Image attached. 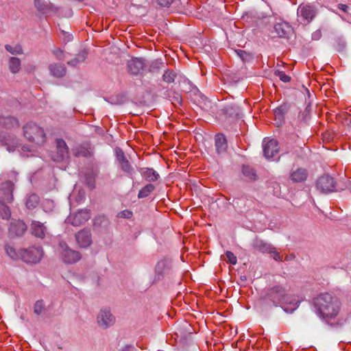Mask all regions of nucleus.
I'll return each mask as SVG.
<instances>
[{"instance_id":"37","label":"nucleus","mask_w":351,"mask_h":351,"mask_svg":"<svg viewBox=\"0 0 351 351\" xmlns=\"http://www.w3.org/2000/svg\"><path fill=\"white\" fill-rule=\"evenodd\" d=\"M5 202L0 200V216L5 219H8L11 215V212Z\"/></svg>"},{"instance_id":"11","label":"nucleus","mask_w":351,"mask_h":351,"mask_svg":"<svg viewBox=\"0 0 351 351\" xmlns=\"http://www.w3.org/2000/svg\"><path fill=\"white\" fill-rule=\"evenodd\" d=\"M69 158V148L65 141L61 138L56 141V152L52 156V159L56 162L63 161Z\"/></svg>"},{"instance_id":"8","label":"nucleus","mask_w":351,"mask_h":351,"mask_svg":"<svg viewBox=\"0 0 351 351\" xmlns=\"http://www.w3.org/2000/svg\"><path fill=\"white\" fill-rule=\"evenodd\" d=\"M97 324L102 329H107L112 326L116 321L115 317L111 311L106 308L100 309L97 315Z\"/></svg>"},{"instance_id":"6","label":"nucleus","mask_w":351,"mask_h":351,"mask_svg":"<svg viewBox=\"0 0 351 351\" xmlns=\"http://www.w3.org/2000/svg\"><path fill=\"white\" fill-rule=\"evenodd\" d=\"M317 13V7L311 3H301L297 10L298 16L301 17L307 23H310L313 20Z\"/></svg>"},{"instance_id":"44","label":"nucleus","mask_w":351,"mask_h":351,"mask_svg":"<svg viewBox=\"0 0 351 351\" xmlns=\"http://www.w3.org/2000/svg\"><path fill=\"white\" fill-rule=\"evenodd\" d=\"M226 256L227 261L229 263H230L232 265H236L237 264V257L234 256V254L232 252L227 251L226 252Z\"/></svg>"},{"instance_id":"51","label":"nucleus","mask_w":351,"mask_h":351,"mask_svg":"<svg viewBox=\"0 0 351 351\" xmlns=\"http://www.w3.org/2000/svg\"><path fill=\"white\" fill-rule=\"evenodd\" d=\"M338 8H339L341 10H342L343 12H346V13L348 12V9H349V8H348V6L347 5H346V4L339 3V4H338Z\"/></svg>"},{"instance_id":"41","label":"nucleus","mask_w":351,"mask_h":351,"mask_svg":"<svg viewBox=\"0 0 351 351\" xmlns=\"http://www.w3.org/2000/svg\"><path fill=\"white\" fill-rule=\"evenodd\" d=\"M170 101L172 104L175 106L182 104V99L181 95L178 93H173L172 95H169Z\"/></svg>"},{"instance_id":"47","label":"nucleus","mask_w":351,"mask_h":351,"mask_svg":"<svg viewBox=\"0 0 351 351\" xmlns=\"http://www.w3.org/2000/svg\"><path fill=\"white\" fill-rule=\"evenodd\" d=\"M52 52L58 60H61L64 59L63 51L60 48L56 49Z\"/></svg>"},{"instance_id":"34","label":"nucleus","mask_w":351,"mask_h":351,"mask_svg":"<svg viewBox=\"0 0 351 351\" xmlns=\"http://www.w3.org/2000/svg\"><path fill=\"white\" fill-rule=\"evenodd\" d=\"M39 202V197L36 194L32 193L27 197L25 205L28 209H34L38 205Z\"/></svg>"},{"instance_id":"13","label":"nucleus","mask_w":351,"mask_h":351,"mask_svg":"<svg viewBox=\"0 0 351 351\" xmlns=\"http://www.w3.org/2000/svg\"><path fill=\"white\" fill-rule=\"evenodd\" d=\"M115 152L121 169L125 173L132 175L134 172V168L127 159L123 150L120 148H117Z\"/></svg>"},{"instance_id":"43","label":"nucleus","mask_w":351,"mask_h":351,"mask_svg":"<svg viewBox=\"0 0 351 351\" xmlns=\"http://www.w3.org/2000/svg\"><path fill=\"white\" fill-rule=\"evenodd\" d=\"M275 74L283 82H288L291 80V77L289 75H287L284 71H276L275 72Z\"/></svg>"},{"instance_id":"56","label":"nucleus","mask_w":351,"mask_h":351,"mask_svg":"<svg viewBox=\"0 0 351 351\" xmlns=\"http://www.w3.org/2000/svg\"><path fill=\"white\" fill-rule=\"evenodd\" d=\"M285 260H286V261H288V260H289V258L286 257V258H285Z\"/></svg>"},{"instance_id":"32","label":"nucleus","mask_w":351,"mask_h":351,"mask_svg":"<svg viewBox=\"0 0 351 351\" xmlns=\"http://www.w3.org/2000/svg\"><path fill=\"white\" fill-rule=\"evenodd\" d=\"M4 250L6 254L12 260H18L19 258L22 259V256H21V250L16 251L13 246L8 244L5 245Z\"/></svg>"},{"instance_id":"15","label":"nucleus","mask_w":351,"mask_h":351,"mask_svg":"<svg viewBox=\"0 0 351 351\" xmlns=\"http://www.w3.org/2000/svg\"><path fill=\"white\" fill-rule=\"evenodd\" d=\"M146 60L142 58H134L128 63V71L133 75H138L146 67Z\"/></svg>"},{"instance_id":"2","label":"nucleus","mask_w":351,"mask_h":351,"mask_svg":"<svg viewBox=\"0 0 351 351\" xmlns=\"http://www.w3.org/2000/svg\"><path fill=\"white\" fill-rule=\"evenodd\" d=\"M315 305L324 318H333L340 310L339 299L329 293L319 295L315 300Z\"/></svg>"},{"instance_id":"55","label":"nucleus","mask_w":351,"mask_h":351,"mask_svg":"<svg viewBox=\"0 0 351 351\" xmlns=\"http://www.w3.org/2000/svg\"><path fill=\"white\" fill-rule=\"evenodd\" d=\"M285 260H286V261H288V260H289V258L286 257V258H285Z\"/></svg>"},{"instance_id":"23","label":"nucleus","mask_w":351,"mask_h":351,"mask_svg":"<svg viewBox=\"0 0 351 351\" xmlns=\"http://www.w3.org/2000/svg\"><path fill=\"white\" fill-rule=\"evenodd\" d=\"M289 106L283 104L274 110L275 121L278 126L282 125L285 119V114L288 112Z\"/></svg>"},{"instance_id":"10","label":"nucleus","mask_w":351,"mask_h":351,"mask_svg":"<svg viewBox=\"0 0 351 351\" xmlns=\"http://www.w3.org/2000/svg\"><path fill=\"white\" fill-rule=\"evenodd\" d=\"M171 267V261L167 258L159 261L155 267L154 282L160 280L165 275L168 274Z\"/></svg>"},{"instance_id":"20","label":"nucleus","mask_w":351,"mask_h":351,"mask_svg":"<svg viewBox=\"0 0 351 351\" xmlns=\"http://www.w3.org/2000/svg\"><path fill=\"white\" fill-rule=\"evenodd\" d=\"M274 30L279 37L286 38L292 32L291 26L285 21H280L274 25Z\"/></svg>"},{"instance_id":"14","label":"nucleus","mask_w":351,"mask_h":351,"mask_svg":"<svg viewBox=\"0 0 351 351\" xmlns=\"http://www.w3.org/2000/svg\"><path fill=\"white\" fill-rule=\"evenodd\" d=\"M308 176V171L306 168L298 167L292 169L289 173L290 180L295 184L304 183Z\"/></svg>"},{"instance_id":"3","label":"nucleus","mask_w":351,"mask_h":351,"mask_svg":"<svg viewBox=\"0 0 351 351\" xmlns=\"http://www.w3.org/2000/svg\"><path fill=\"white\" fill-rule=\"evenodd\" d=\"M23 135L30 143L42 145L46 141L44 130L34 123H28L23 126Z\"/></svg>"},{"instance_id":"35","label":"nucleus","mask_w":351,"mask_h":351,"mask_svg":"<svg viewBox=\"0 0 351 351\" xmlns=\"http://www.w3.org/2000/svg\"><path fill=\"white\" fill-rule=\"evenodd\" d=\"M333 47L338 51H342L346 47V42L342 36H336L333 38Z\"/></svg>"},{"instance_id":"36","label":"nucleus","mask_w":351,"mask_h":351,"mask_svg":"<svg viewBox=\"0 0 351 351\" xmlns=\"http://www.w3.org/2000/svg\"><path fill=\"white\" fill-rule=\"evenodd\" d=\"M154 190L155 186L154 184H147L139 191L138 197L140 199L147 197Z\"/></svg>"},{"instance_id":"16","label":"nucleus","mask_w":351,"mask_h":351,"mask_svg":"<svg viewBox=\"0 0 351 351\" xmlns=\"http://www.w3.org/2000/svg\"><path fill=\"white\" fill-rule=\"evenodd\" d=\"M263 154L267 159L274 158L279 151L278 143L276 140L271 139L263 142Z\"/></svg>"},{"instance_id":"27","label":"nucleus","mask_w":351,"mask_h":351,"mask_svg":"<svg viewBox=\"0 0 351 351\" xmlns=\"http://www.w3.org/2000/svg\"><path fill=\"white\" fill-rule=\"evenodd\" d=\"M73 154L75 157L88 158L91 155L90 151V145L86 144L77 146L73 149Z\"/></svg>"},{"instance_id":"25","label":"nucleus","mask_w":351,"mask_h":351,"mask_svg":"<svg viewBox=\"0 0 351 351\" xmlns=\"http://www.w3.org/2000/svg\"><path fill=\"white\" fill-rule=\"evenodd\" d=\"M34 5L36 9L43 14L47 13L50 11L56 12L58 10V8H56L53 3H46L41 0L34 3Z\"/></svg>"},{"instance_id":"21","label":"nucleus","mask_w":351,"mask_h":351,"mask_svg":"<svg viewBox=\"0 0 351 351\" xmlns=\"http://www.w3.org/2000/svg\"><path fill=\"white\" fill-rule=\"evenodd\" d=\"M49 71L51 75L56 77H63L66 73V68L64 64L60 62H54L49 65Z\"/></svg>"},{"instance_id":"7","label":"nucleus","mask_w":351,"mask_h":351,"mask_svg":"<svg viewBox=\"0 0 351 351\" xmlns=\"http://www.w3.org/2000/svg\"><path fill=\"white\" fill-rule=\"evenodd\" d=\"M316 188L320 193L328 194L336 191V182L329 175H324L318 178Z\"/></svg>"},{"instance_id":"24","label":"nucleus","mask_w":351,"mask_h":351,"mask_svg":"<svg viewBox=\"0 0 351 351\" xmlns=\"http://www.w3.org/2000/svg\"><path fill=\"white\" fill-rule=\"evenodd\" d=\"M141 176L148 182H155L160 178V175L152 168H141Z\"/></svg>"},{"instance_id":"31","label":"nucleus","mask_w":351,"mask_h":351,"mask_svg":"<svg viewBox=\"0 0 351 351\" xmlns=\"http://www.w3.org/2000/svg\"><path fill=\"white\" fill-rule=\"evenodd\" d=\"M21 62L19 58L11 57L8 61V66L12 73L16 74L21 69Z\"/></svg>"},{"instance_id":"45","label":"nucleus","mask_w":351,"mask_h":351,"mask_svg":"<svg viewBox=\"0 0 351 351\" xmlns=\"http://www.w3.org/2000/svg\"><path fill=\"white\" fill-rule=\"evenodd\" d=\"M269 254H271L273 258L276 261L281 262L282 261V256L280 255V254L276 251V247L273 245V249L271 250V252H268Z\"/></svg>"},{"instance_id":"42","label":"nucleus","mask_w":351,"mask_h":351,"mask_svg":"<svg viewBox=\"0 0 351 351\" xmlns=\"http://www.w3.org/2000/svg\"><path fill=\"white\" fill-rule=\"evenodd\" d=\"M45 305L43 300L37 301L34 307V311L37 315H40L44 309Z\"/></svg>"},{"instance_id":"9","label":"nucleus","mask_w":351,"mask_h":351,"mask_svg":"<svg viewBox=\"0 0 351 351\" xmlns=\"http://www.w3.org/2000/svg\"><path fill=\"white\" fill-rule=\"evenodd\" d=\"M90 213L87 210H80L77 213L71 214L66 219V222L74 226H79L90 218Z\"/></svg>"},{"instance_id":"4","label":"nucleus","mask_w":351,"mask_h":351,"mask_svg":"<svg viewBox=\"0 0 351 351\" xmlns=\"http://www.w3.org/2000/svg\"><path fill=\"white\" fill-rule=\"evenodd\" d=\"M60 253L62 261L66 264H73L81 258L80 252L71 249L65 241L59 242Z\"/></svg>"},{"instance_id":"52","label":"nucleus","mask_w":351,"mask_h":351,"mask_svg":"<svg viewBox=\"0 0 351 351\" xmlns=\"http://www.w3.org/2000/svg\"><path fill=\"white\" fill-rule=\"evenodd\" d=\"M88 185L90 189H93L95 187V182L93 180L90 178V180H88Z\"/></svg>"},{"instance_id":"17","label":"nucleus","mask_w":351,"mask_h":351,"mask_svg":"<svg viewBox=\"0 0 351 351\" xmlns=\"http://www.w3.org/2000/svg\"><path fill=\"white\" fill-rule=\"evenodd\" d=\"M77 244L81 247H87L92 243L91 234L89 230L84 229L75 234Z\"/></svg>"},{"instance_id":"30","label":"nucleus","mask_w":351,"mask_h":351,"mask_svg":"<svg viewBox=\"0 0 351 351\" xmlns=\"http://www.w3.org/2000/svg\"><path fill=\"white\" fill-rule=\"evenodd\" d=\"M88 52L86 49L81 50L75 58L67 62V64L71 66H76L78 64L83 62L87 58Z\"/></svg>"},{"instance_id":"54","label":"nucleus","mask_w":351,"mask_h":351,"mask_svg":"<svg viewBox=\"0 0 351 351\" xmlns=\"http://www.w3.org/2000/svg\"><path fill=\"white\" fill-rule=\"evenodd\" d=\"M40 0H34V3L40 1Z\"/></svg>"},{"instance_id":"49","label":"nucleus","mask_w":351,"mask_h":351,"mask_svg":"<svg viewBox=\"0 0 351 351\" xmlns=\"http://www.w3.org/2000/svg\"><path fill=\"white\" fill-rule=\"evenodd\" d=\"M237 55L241 58L242 60H246L249 58V54L245 51L238 49L235 51Z\"/></svg>"},{"instance_id":"29","label":"nucleus","mask_w":351,"mask_h":351,"mask_svg":"<svg viewBox=\"0 0 351 351\" xmlns=\"http://www.w3.org/2000/svg\"><path fill=\"white\" fill-rule=\"evenodd\" d=\"M241 171L245 180L254 181L258 178L255 169L251 166L243 165Z\"/></svg>"},{"instance_id":"22","label":"nucleus","mask_w":351,"mask_h":351,"mask_svg":"<svg viewBox=\"0 0 351 351\" xmlns=\"http://www.w3.org/2000/svg\"><path fill=\"white\" fill-rule=\"evenodd\" d=\"M252 247L255 250L261 253H268L273 249V245L258 237H256L253 240Z\"/></svg>"},{"instance_id":"40","label":"nucleus","mask_w":351,"mask_h":351,"mask_svg":"<svg viewBox=\"0 0 351 351\" xmlns=\"http://www.w3.org/2000/svg\"><path fill=\"white\" fill-rule=\"evenodd\" d=\"M176 77V73L173 70H167L162 75L163 81L167 83H172Z\"/></svg>"},{"instance_id":"18","label":"nucleus","mask_w":351,"mask_h":351,"mask_svg":"<svg viewBox=\"0 0 351 351\" xmlns=\"http://www.w3.org/2000/svg\"><path fill=\"white\" fill-rule=\"evenodd\" d=\"M27 230L25 223L20 220H15L10 223L9 232L12 236H22Z\"/></svg>"},{"instance_id":"26","label":"nucleus","mask_w":351,"mask_h":351,"mask_svg":"<svg viewBox=\"0 0 351 351\" xmlns=\"http://www.w3.org/2000/svg\"><path fill=\"white\" fill-rule=\"evenodd\" d=\"M46 228L43 223L39 221H33L32 223L31 232L35 237L43 239L45 236Z\"/></svg>"},{"instance_id":"38","label":"nucleus","mask_w":351,"mask_h":351,"mask_svg":"<svg viewBox=\"0 0 351 351\" xmlns=\"http://www.w3.org/2000/svg\"><path fill=\"white\" fill-rule=\"evenodd\" d=\"M5 48L8 52L13 55H20L23 53V48L20 45H16L15 46L6 45Z\"/></svg>"},{"instance_id":"39","label":"nucleus","mask_w":351,"mask_h":351,"mask_svg":"<svg viewBox=\"0 0 351 351\" xmlns=\"http://www.w3.org/2000/svg\"><path fill=\"white\" fill-rule=\"evenodd\" d=\"M165 66V63L160 59L155 60L149 66L150 72H156Z\"/></svg>"},{"instance_id":"1","label":"nucleus","mask_w":351,"mask_h":351,"mask_svg":"<svg viewBox=\"0 0 351 351\" xmlns=\"http://www.w3.org/2000/svg\"><path fill=\"white\" fill-rule=\"evenodd\" d=\"M266 302H271L274 306H278L281 303L289 304L293 306L289 311L288 308H283L287 313H292L298 307L299 300L294 296L288 293L286 287L275 285L269 289L265 297Z\"/></svg>"},{"instance_id":"28","label":"nucleus","mask_w":351,"mask_h":351,"mask_svg":"<svg viewBox=\"0 0 351 351\" xmlns=\"http://www.w3.org/2000/svg\"><path fill=\"white\" fill-rule=\"evenodd\" d=\"M0 124L7 128H12L14 127H18L19 125V122L18 119L12 116H2L0 117Z\"/></svg>"},{"instance_id":"53","label":"nucleus","mask_w":351,"mask_h":351,"mask_svg":"<svg viewBox=\"0 0 351 351\" xmlns=\"http://www.w3.org/2000/svg\"><path fill=\"white\" fill-rule=\"evenodd\" d=\"M320 34L321 33L319 32H315L313 34V38L314 39H319V36H320Z\"/></svg>"},{"instance_id":"12","label":"nucleus","mask_w":351,"mask_h":351,"mask_svg":"<svg viewBox=\"0 0 351 351\" xmlns=\"http://www.w3.org/2000/svg\"><path fill=\"white\" fill-rule=\"evenodd\" d=\"M14 184L11 181H6L0 184V200L10 203L13 201Z\"/></svg>"},{"instance_id":"19","label":"nucleus","mask_w":351,"mask_h":351,"mask_svg":"<svg viewBox=\"0 0 351 351\" xmlns=\"http://www.w3.org/2000/svg\"><path fill=\"white\" fill-rule=\"evenodd\" d=\"M215 149L219 156H224L227 152L228 143L223 134H217L215 136Z\"/></svg>"},{"instance_id":"46","label":"nucleus","mask_w":351,"mask_h":351,"mask_svg":"<svg viewBox=\"0 0 351 351\" xmlns=\"http://www.w3.org/2000/svg\"><path fill=\"white\" fill-rule=\"evenodd\" d=\"M132 212L128 210H124L118 213L117 217L119 218L130 219L132 217Z\"/></svg>"},{"instance_id":"33","label":"nucleus","mask_w":351,"mask_h":351,"mask_svg":"<svg viewBox=\"0 0 351 351\" xmlns=\"http://www.w3.org/2000/svg\"><path fill=\"white\" fill-rule=\"evenodd\" d=\"M223 111L224 112V114L229 116L230 117H237L240 113L239 108L234 104L224 107Z\"/></svg>"},{"instance_id":"50","label":"nucleus","mask_w":351,"mask_h":351,"mask_svg":"<svg viewBox=\"0 0 351 351\" xmlns=\"http://www.w3.org/2000/svg\"><path fill=\"white\" fill-rule=\"evenodd\" d=\"M62 34H63V36H64V40L66 41V42H69L71 41L72 39H73V36L72 35L62 31Z\"/></svg>"},{"instance_id":"5","label":"nucleus","mask_w":351,"mask_h":351,"mask_svg":"<svg viewBox=\"0 0 351 351\" xmlns=\"http://www.w3.org/2000/svg\"><path fill=\"white\" fill-rule=\"evenodd\" d=\"M22 260L27 263H37L43 256V248L40 246L21 249Z\"/></svg>"},{"instance_id":"48","label":"nucleus","mask_w":351,"mask_h":351,"mask_svg":"<svg viewBox=\"0 0 351 351\" xmlns=\"http://www.w3.org/2000/svg\"><path fill=\"white\" fill-rule=\"evenodd\" d=\"M158 3L162 7H169L176 0H157Z\"/></svg>"}]
</instances>
